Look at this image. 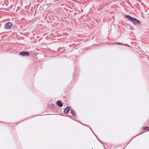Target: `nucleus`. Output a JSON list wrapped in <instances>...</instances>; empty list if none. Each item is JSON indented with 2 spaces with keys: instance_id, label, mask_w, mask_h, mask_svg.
Masks as SVG:
<instances>
[{
  "instance_id": "1",
  "label": "nucleus",
  "mask_w": 149,
  "mask_h": 149,
  "mask_svg": "<svg viewBox=\"0 0 149 149\" xmlns=\"http://www.w3.org/2000/svg\"><path fill=\"white\" fill-rule=\"evenodd\" d=\"M125 17L132 22L134 24H140V20L135 18L131 17L130 15H126L125 16Z\"/></svg>"
},
{
  "instance_id": "7",
  "label": "nucleus",
  "mask_w": 149,
  "mask_h": 149,
  "mask_svg": "<svg viewBox=\"0 0 149 149\" xmlns=\"http://www.w3.org/2000/svg\"><path fill=\"white\" fill-rule=\"evenodd\" d=\"M115 43H116V44H119V45H124V44H123V43H122L120 42H115ZM124 45H126V44H124Z\"/></svg>"
},
{
  "instance_id": "3",
  "label": "nucleus",
  "mask_w": 149,
  "mask_h": 149,
  "mask_svg": "<svg viewBox=\"0 0 149 149\" xmlns=\"http://www.w3.org/2000/svg\"><path fill=\"white\" fill-rule=\"evenodd\" d=\"M12 26V23L10 22H8L6 23L4 28L7 29H10Z\"/></svg>"
},
{
  "instance_id": "2",
  "label": "nucleus",
  "mask_w": 149,
  "mask_h": 149,
  "mask_svg": "<svg viewBox=\"0 0 149 149\" xmlns=\"http://www.w3.org/2000/svg\"><path fill=\"white\" fill-rule=\"evenodd\" d=\"M19 55L23 56H28L29 55V53L27 51H22L20 52L19 54Z\"/></svg>"
},
{
  "instance_id": "6",
  "label": "nucleus",
  "mask_w": 149,
  "mask_h": 149,
  "mask_svg": "<svg viewBox=\"0 0 149 149\" xmlns=\"http://www.w3.org/2000/svg\"><path fill=\"white\" fill-rule=\"evenodd\" d=\"M70 112H71V113L73 115H75V111H74V110H73V109H71V111H70Z\"/></svg>"
},
{
  "instance_id": "8",
  "label": "nucleus",
  "mask_w": 149,
  "mask_h": 149,
  "mask_svg": "<svg viewBox=\"0 0 149 149\" xmlns=\"http://www.w3.org/2000/svg\"><path fill=\"white\" fill-rule=\"evenodd\" d=\"M148 128L149 127H145L144 128V129L145 130H148Z\"/></svg>"
},
{
  "instance_id": "5",
  "label": "nucleus",
  "mask_w": 149,
  "mask_h": 149,
  "mask_svg": "<svg viewBox=\"0 0 149 149\" xmlns=\"http://www.w3.org/2000/svg\"><path fill=\"white\" fill-rule=\"evenodd\" d=\"M70 109V107H67L64 110V112L65 113H68L69 110Z\"/></svg>"
},
{
  "instance_id": "9",
  "label": "nucleus",
  "mask_w": 149,
  "mask_h": 149,
  "mask_svg": "<svg viewBox=\"0 0 149 149\" xmlns=\"http://www.w3.org/2000/svg\"><path fill=\"white\" fill-rule=\"evenodd\" d=\"M14 28H16V26H14Z\"/></svg>"
},
{
  "instance_id": "4",
  "label": "nucleus",
  "mask_w": 149,
  "mask_h": 149,
  "mask_svg": "<svg viewBox=\"0 0 149 149\" xmlns=\"http://www.w3.org/2000/svg\"><path fill=\"white\" fill-rule=\"evenodd\" d=\"M56 103L58 107H61L63 106L62 104V103L59 100H58L56 102Z\"/></svg>"
}]
</instances>
